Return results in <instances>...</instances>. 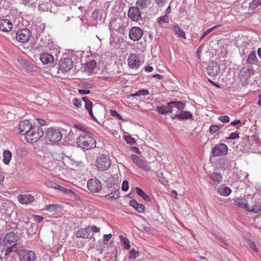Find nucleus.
<instances>
[{
  "instance_id": "22",
  "label": "nucleus",
  "mask_w": 261,
  "mask_h": 261,
  "mask_svg": "<svg viewBox=\"0 0 261 261\" xmlns=\"http://www.w3.org/2000/svg\"><path fill=\"white\" fill-rule=\"evenodd\" d=\"M192 114L191 112L188 111H182L180 113H176L175 115L172 117V119H178V120L188 119L192 118Z\"/></svg>"
},
{
  "instance_id": "34",
  "label": "nucleus",
  "mask_w": 261,
  "mask_h": 261,
  "mask_svg": "<svg viewBox=\"0 0 261 261\" xmlns=\"http://www.w3.org/2000/svg\"><path fill=\"white\" fill-rule=\"evenodd\" d=\"M69 164L72 168L76 169H81L84 167L83 162L75 161L71 158H69Z\"/></svg>"
},
{
  "instance_id": "45",
  "label": "nucleus",
  "mask_w": 261,
  "mask_h": 261,
  "mask_svg": "<svg viewBox=\"0 0 261 261\" xmlns=\"http://www.w3.org/2000/svg\"><path fill=\"white\" fill-rule=\"evenodd\" d=\"M149 94L148 91L146 89H142L136 92L135 93L131 94V96H138L141 95H146Z\"/></svg>"
},
{
  "instance_id": "54",
  "label": "nucleus",
  "mask_w": 261,
  "mask_h": 261,
  "mask_svg": "<svg viewBox=\"0 0 261 261\" xmlns=\"http://www.w3.org/2000/svg\"><path fill=\"white\" fill-rule=\"evenodd\" d=\"M169 22V17L167 15H164L159 18L158 20V22L160 24H161L162 22Z\"/></svg>"
},
{
  "instance_id": "2",
  "label": "nucleus",
  "mask_w": 261,
  "mask_h": 261,
  "mask_svg": "<svg viewBox=\"0 0 261 261\" xmlns=\"http://www.w3.org/2000/svg\"><path fill=\"white\" fill-rule=\"evenodd\" d=\"M76 143L83 149H91L96 147V141L89 133H82L78 137Z\"/></svg>"
},
{
  "instance_id": "42",
  "label": "nucleus",
  "mask_w": 261,
  "mask_h": 261,
  "mask_svg": "<svg viewBox=\"0 0 261 261\" xmlns=\"http://www.w3.org/2000/svg\"><path fill=\"white\" fill-rule=\"evenodd\" d=\"M221 26V24H218V25H216L215 26H214L212 28H211L208 29H207L206 31H205L201 38H200V40L202 39L203 38H204L205 37H206L208 34H210L211 32H212L213 31H214V30L217 29V28H219Z\"/></svg>"
},
{
  "instance_id": "27",
  "label": "nucleus",
  "mask_w": 261,
  "mask_h": 261,
  "mask_svg": "<svg viewBox=\"0 0 261 261\" xmlns=\"http://www.w3.org/2000/svg\"><path fill=\"white\" fill-rule=\"evenodd\" d=\"M129 205L133 207L138 212L142 213L144 212L145 206L142 204L138 203L135 199L129 201Z\"/></svg>"
},
{
  "instance_id": "18",
  "label": "nucleus",
  "mask_w": 261,
  "mask_h": 261,
  "mask_svg": "<svg viewBox=\"0 0 261 261\" xmlns=\"http://www.w3.org/2000/svg\"><path fill=\"white\" fill-rule=\"evenodd\" d=\"M19 65L22 66L24 69L29 71H33L35 68L34 66L30 63L29 61L23 58L22 57H18L17 58Z\"/></svg>"
},
{
  "instance_id": "5",
  "label": "nucleus",
  "mask_w": 261,
  "mask_h": 261,
  "mask_svg": "<svg viewBox=\"0 0 261 261\" xmlns=\"http://www.w3.org/2000/svg\"><path fill=\"white\" fill-rule=\"evenodd\" d=\"M19 255L20 261H34L36 258V255L34 251L27 249H17L15 254Z\"/></svg>"
},
{
  "instance_id": "17",
  "label": "nucleus",
  "mask_w": 261,
  "mask_h": 261,
  "mask_svg": "<svg viewBox=\"0 0 261 261\" xmlns=\"http://www.w3.org/2000/svg\"><path fill=\"white\" fill-rule=\"evenodd\" d=\"M18 200L21 204H29L35 200V197L31 194H19L17 196Z\"/></svg>"
},
{
  "instance_id": "26",
  "label": "nucleus",
  "mask_w": 261,
  "mask_h": 261,
  "mask_svg": "<svg viewBox=\"0 0 261 261\" xmlns=\"http://www.w3.org/2000/svg\"><path fill=\"white\" fill-rule=\"evenodd\" d=\"M90 236L89 227L82 228L79 230L76 233L77 238L87 239L89 238Z\"/></svg>"
},
{
  "instance_id": "12",
  "label": "nucleus",
  "mask_w": 261,
  "mask_h": 261,
  "mask_svg": "<svg viewBox=\"0 0 261 261\" xmlns=\"http://www.w3.org/2000/svg\"><path fill=\"white\" fill-rule=\"evenodd\" d=\"M143 33V32L140 28L134 27L129 31V37L133 41H138L141 38Z\"/></svg>"
},
{
  "instance_id": "43",
  "label": "nucleus",
  "mask_w": 261,
  "mask_h": 261,
  "mask_svg": "<svg viewBox=\"0 0 261 261\" xmlns=\"http://www.w3.org/2000/svg\"><path fill=\"white\" fill-rule=\"evenodd\" d=\"M74 126L77 129L82 131L83 133H89L88 128L83 124H75Z\"/></svg>"
},
{
  "instance_id": "21",
  "label": "nucleus",
  "mask_w": 261,
  "mask_h": 261,
  "mask_svg": "<svg viewBox=\"0 0 261 261\" xmlns=\"http://www.w3.org/2000/svg\"><path fill=\"white\" fill-rule=\"evenodd\" d=\"M218 193L221 196L226 197L231 193V190L225 185H221L218 188Z\"/></svg>"
},
{
  "instance_id": "57",
  "label": "nucleus",
  "mask_w": 261,
  "mask_h": 261,
  "mask_svg": "<svg viewBox=\"0 0 261 261\" xmlns=\"http://www.w3.org/2000/svg\"><path fill=\"white\" fill-rule=\"evenodd\" d=\"M57 189H58L60 191L63 192L64 193H68V192H72L71 190L65 188L60 185H59V187H57Z\"/></svg>"
},
{
  "instance_id": "64",
  "label": "nucleus",
  "mask_w": 261,
  "mask_h": 261,
  "mask_svg": "<svg viewBox=\"0 0 261 261\" xmlns=\"http://www.w3.org/2000/svg\"><path fill=\"white\" fill-rule=\"evenodd\" d=\"M144 70L146 71L150 72H151L153 70V67L152 66H145L144 67Z\"/></svg>"
},
{
  "instance_id": "40",
  "label": "nucleus",
  "mask_w": 261,
  "mask_h": 261,
  "mask_svg": "<svg viewBox=\"0 0 261 261\" xmlns=\"http://www.w3.org/2000/svg\"><path fill=\"white\" fill-rule=\"evenodd\" d=\"M156 174L160 182L164 185H166L168 183V181L163 177L162 172L158 170Z\"/></svg>"
},
{
  "instance_id": "39",
  "label": "nucleus",
  "mask_w": 261,
  "mask_h": 261,
  "mask_svg": "<svg viewBox=\"0 0 261 261\" xmlns=\"http://www.w3.org/2000/svg\"><path fill=\"white\" fill-rule=\"evenodd\" d=\"M119 238L120 239L121 242L123 243L124 245V248L125 249H128L130 248V245H129V241L123 236H120Z\"/></svg>"
},
{
  "instance_id": "60",
  "label": "nucleus",
  "mask_w": 261,
  "mask_h": 261,
  "mask_svg": "<svg viewBox=\"0 0 261 261\" xmlns=\"http://www.w3.org/2000/svg\"><path fill=\"white\" fill-rule=\"evenodd\" d=\"M36 120L39 124H40L41 126H43L46 124V121L44 120L41 119H36Z\"/></svg>"
},
{
  "instance_id": "9",
  "label": "nucleus",
  "mask_w": 261,
  "mask_h": 261,
  "mask_svg": "<svg viewBox=\"0 0 261 261\" xmlns=\"http://www.w3.org/2000/svg\"><path fill=\"white\" fill-rule=\"evenodd\" d=\"M228 147L224 143L216 145L213 148L212 152L214 156L225 155L227 153Z\"/></svg>"
},
{
  "instance_id": "49",
  "label": "nucleus",
  "mask_w": 261,
  "mask_h": 261,
  "mask_svg": "<svg viewBox=\"0 0 261 261\" xmlns=\"http://www.w3.org/2000/svg\"><path fill=\"white\" fill-rule=\"evenodd\" d=\"M247 243L250 248H251L255 252H257L258 251L257 247L254 242L250 240H248Z\"/></svg>"
},
{
  "instance_id": "50",
  "label": "nucleus",
  "mask_w": 261,
  "mask_h": 261,
  "mask_svg": "<svg viewBox=\"0 0 261 261\" xmlns=\"http://www.w3.org/2000/svg\"><path fill=\"white\" fill-rule=\"evenodd\" d=\"M139 256L138 251H136L135 249H132L129 252V258L135 259Z\"/></svg>"
},
{
  "instance_id": "55",
  "label": "nucleus",
  "mask_w": 261,
  "mask_h": 261,
  "mask_svg": "<svg viewBox=\"0 0 261 261\" xmlns=\"http://www.w3.org/2000/svg\"><path fill=\"white\" fill-rule=\"evenodd\" d=\"M218 127L216 125H212L210 127L209 132L211 134H214L216 132L219 130L217 128Z\"/></svg>"
},
{
  "instance_id": "8",
  "label": "nucleus",
  "mask_w": 261,
  "mask_h": 261,
  "mask_svg": "<svg viewBox=\"0 0 261 261\" xmlns=\"http://www.w3.org/2000/svg\"><path fill=\"white\" fill-rule=\"evenodd\" d=\"M87 188L90 192L97 193L101 190L102 185L97 179L91 178L89 179L87 182Z\"/></svg>"
},
{
  "instance_id": "41",
  "label": "nucleus",
  "mask_w": 261,
  "mask_h": 261,
  "mask_svg": "<svg viewBox=\"0 0 261 261\" xmlns=\"http://www.w3.org/2000/svg\"><path fill=\"white\" fill-rule=\"evenodd\" d=\"M60 206L58 204H49L47 206L46 210L49 212H55L59 208Z\"/></svg>"
},
{
  "instance_id": "30",
  "label": "nucleus",
  "mask_w": 261,
  "mask_h": 261,
  "mask_svg": "<svg viewBox=\"0 0 261 261\" xmlns=\"http://www.w3.org/2000/svg\"><path fill=\"white\" fill-rule=\"evenodd\" d=\"M151 4V0H137L136 2V7L139 9H144L147 8Z\"/></svg>"
},
{
  "instance_id": "11",
  "label": "nucleus",
  "mask_w": 261,
  "mask_h": 261,
  "mask_svg": "<svg viewBox=\"0 0 261 261\" xmlns=\"http://www.w3.org/2000/svg\"><path fill=\"white\" fill-rule=\"evenodd\" d=\"M128 64L131 69H136L141 64L139 57L137 54H130L128 58Z\"/></svg>"
},
{
  "instance_id": "7",
  "label": "nucleus",
  "mask_w": 261,
  "mask_h": 261,
  "mask_svg": "<svg viewBox=\"0 0 261 261\" xmlns=\"http://www.w3.org/2000/svg\"><path fill=\"white\" fill-rule=\"evenodd\" d=\"M97 167L101 170H106L111 166V163L107 155H100L96 160Z\"/></svg>"
},
{
  "instance_id": "44",
  "label": "nucleus",
  "mask_w": 261,
  "mask_h": 261,
  "mask_svg": "<svg viewBox=\"0 0 261 261\" xmlns=\"http://www.w3.org/2000/svg\"><path fill=\"white\" fill-rule=\"evenodd\" d=\"M137 166L145 171H148L150 170L149 166L147 165V163L144 161L141 160Z\"/></svg>"
},
{
  "instance_id": "24",
  "label": "nucleus",
  "mask_w": 261,
  "mask_h": 261,
  "mask_svg": "<svg viewBox=\"0 0 261 261\" xmlns=\"http://www.w3.org/2000/svg\"><path fill=\"white\" fill-rule=\"evenodd\" d=\"M170 106L172 108V112L175 110H177L178 111H182L185 108L186 104L181 101H171L169 102Z\"/></svg>"
},
{
  "instance_id": "38",
  "label": "nucleus",
  "mask_w": 261,
  "mask_h": 261,
  "mask_svg": "<svg viewBox=\"0 0 261 261\" xmlns=\"http://www.w3.org/2000/svg\"><path fill=\"white\" fill-rule=\"evenodd\" d=\"M261 5V0H253L249 4V8L251 10H254Z\"/></svg>"
},
{
  "instance_id": "32",
  "label": "nucleus",
  "mask_w": 261,
  "mask_h": 261,
  "mask_svg": "<svg viewBox=\"0 0 261 261\" xmlns=\"http://www.w3.org/2000/svg\"><path fill=\"white\" fill-rule=\"evenodd\" d=\"M96 65V62L95 60H92L87 63L85 66V70L87 72L92 73L95 69Z\"/></svg>"
},
{
  "instance_id": "15",
  "label": "nucleus",
  "mask_w": 261,
  "mask_h": 261,
  "mask_svg": "<svg viewBox=\"0 0 261 261\" xmlns=\"http://www.w3.org/2000/svg\"><path fill=\"white\" fill-rule=\"evenodd\" d=\"M206 71L207 74L211 76L217 75L220 71V66L217 62H212L208 64Z\"/></svg>"
},
{
  "instance_id": "53",
  "label": "nucleus",
  "mask_w": 261,
  "mask_h": 261,
  "mask_svg": "<svg viewBox=\"0 0 261 261\" xmlns=\"http://www.w3.org/2000/svg\"><path fill=\"white\" fill-rule=\"evenodd\" d=\"M129 185H128V182L125 180L123 181L122 186H121V189L122 190L124 191H127L128 190Z\"/></svg>"
},
{
  "instance_id": "58",
  "label": "nucleus",
  "mask_w": 261,
  "mask_h": 261,
  "mask_svg": "<svg viewBox=\"0 0 261 261\" xmlns=\"http://www.w3.org/2000/svg\"><path fill=\"white\" fill-rule=\"evenodd\" d=\"M111 238L112 234L111 233L105 234L103 236V241L105 242V244L107 243Z\"/></svg>"
},
{
  "instance_id": "25",
  "label": "nucleus",
  "mask_w": 261,
  "mask_h": 261,
  "mask_svg": "<svg viewBox=\"0 0 261 261\" xmlns=\"http://www.w3.org/2000/svg\"><path fill=\"white\" fill-rule=\"evenodd\" d=\"M82 100L84 101L85 102V108L86 109H87V110L88 111V113H89V115L93 119H95L94 115H93V112H92V102H91L89 99L88 98V97L87 96H85V97H83L82 98Z\"/></svg>"
},
{
  "instance_id": "35",
  "label": "nucleus",
  "mask_w": 261,
  "mask_h": 261,
  "mask_svg": "<svg viewBox=\"0 0 261 261\" xmlns=\"http://www.w3.org/2000/svg\"><path fill=\"white\" fill-rule=\"evenodd\" d=\"M12 158V153L8 150H5L3 152V162L5 165H8Z\"/></svg>"
},
{
  "instance_id": "37",
  "label": "nucleus",
  "mask_w": 261,
  "mask_h": 261,
  "mask_svg": "<svg viewBox=\"0 0 261 261\" xmlns=\"http://www.w3.org/2000/svg\"><path fill=\"white\" fill-rule=\"evenodd\" d=\"M136 192L137 193V194L141 197L145 201H150V198L148 196V195H147L145 193H144L141 189L136 187L135 188Z\"/></svg>"
},
{
  "instance_id": "13",
  "label": "nucleus",
  "mask_w": 261,
  "mask_h": 261,
  "mask_svg": "<svg viewBox=\"0 0 261 261\" xmlns=\"http://www.w3.org/2000/svg\"><path fill=\"white\" fill-rule=\"evenodd\" d=\"M251 69L246 67H243L240 71L239 75L240 79L243 86H246L248 84V79L250 76Z\"/></svg>"
},
{
  "instance_id": "63",
  "label": "nucleus",
  "mask_w": 261,
  "mask_h": 261,
  "mask_svg": "<svg viewBox=\"0 0 261 261\" xmlns=\"http://www.w3.org/2000/svg\"><path fill=\"white\" fill-rule=\"evenodd\" d=\"M166 0H155V3L159 5H163L165 3Z\"/></svg>"
},
{
  "instance_id": "3",
  "label": "nucleus",
  "mask_w": 261,
  "mask_h": 261,
  "mask_svg": "<svg viewBox=\"0 0 261 261\" xmlns=\"http://www.w3.org/2000/svg\"><path fill=\"white\" fill-rule=\"evenodd\" d=\"M44 135L43 129L38 126H33L25 135V139L29 143H33L37 142Z\"/></svg>"
},
{
  "instance_id": "4",
  "label": "nucleus",
  "mask_w": 261,
  "mask_h": 261,
  "mask_svg": "<svg viewBox=\"0 0 261 261\" xmlns=\"http://www.w3.org/2000/svg\"><path fill=\"white\" fill-rule=\"evenodd\" d=\"M62 130V129L58 127L48 128L45 132V137L50 142H59L63 137Z\"/></svg>"
},
{
  "instance_id": "6",
  "label": "nucleus",
  "mask_w": 261,
  "mask_h": 261,
  "mask_svg": "<svg viewBox=\"0 0 261 261\" xmlns=\"http://www.w3.org/2000/svg\"><path fill=\"white\" fill-rule=\"evenodd\" d=\"M16 40L20 42L25 43L30 40L32 32L28 29H22L15 33Z\"/></svg>"
},
{
  "instance_id": "46",
  "label": "nucleus",
  "mask_w": 261,
  "mask_h": 261,
  "mask_svg": "<svg viewBox=\"0 0 261 261\" xmlns=\"http://www.w3.org/2000/svg\"><path fill=\"white\" fill-rule=\"evenodd\" d=\"M239 138V134L237 132H233L229 135L228 137H226V140H234Z\"/></svg>"
},
{
  "instance_id": "28",
  "label": "nucleus",
  "mask_w": 261,
  "mask_h": 261,
  "mask_svg": "<svg viewBox=\"0 0 261 261\" xmlns=\"http://www.w3.org/2000/svg\"><path fill=\"white\" fill-rule=\"evenodd\" d=\"M234 204L238 206L239 207L247 209L248 207V202L247 201L243 198H236L234 199Z\"/></svg>"
},
{
  "instance_id": "29",
  "label": "nucleus",
  "mask_w": 261,
  "mask_h": 261,
  "mask_svg": "<svg viewBox=\"0 0 261 261\" xmlns=\"http://www.w3.org/2000/svg\"><path fill=\"white\" fill-rule=\"evenodd\" d=\"M156 111L161 114H165L168 113H172V108L170 106L169 102L167 105H164L161 107H157Z\"/></svg>"
},
{
  "instance_id": "59",
  "label": "nucleus",
  "mask_w": 261,
  "mask_h": 261,
  "mask_svg": "<svg viewBox=\"0 0 261 261\" xmlns=\"http://www.w3.org/2000/svg\"><path fill=\"white\" fill-rule=\"evenodd\" d=\"M79 92L81 94L84 95V94H88L90 93L91 91L89 90L80 89V90H79Z\"/></svg>"
},
{
  "instance_id": "62",
  "label": "nucleus",
  "mask_w": 261,
  "mask_h": 261,
  "mask_svg": "<svg viewBox=\"0 0 261 261\" xmlns=\"http://www.w3.org/2000/svg\"><path fill=\"white\" fill-rule=\"evenodd\" d=\"M91 229L93 232H98L99 231V229L95 225H92L91 226Z\"/></svg>"
},
{
  "instance_id": "47",
  "label": "nucleus",
  "mask_w": 261,
  "mask_h": 261,
  "mask_svg": "<svg viewBox=\"0 0 261 261\" xmlns=\"http://www.w3.org/2000/svg\"><path fill=\"white\" fill-rule=\"evenodd\" d=\"M45 184L46 187L50 188L57 189V187H59V185L58 184L51 181H47Z\"/></svg>"
},
{
  "instance_id": "23",
  "label": "nucleus",
  "mask_w": 261,
  "mask_h": 261,
  "mask_svg": "<svg viewBox=\"0 0 261 261\" xmlns=\"http://www.w3.org/2000/svg\"><path fill=\"white\" fill-rule=\"evenodd\" d=\"M40 61L43 64H48L53 63L54 58L53 55L48 53H44L40 55Z\"/></svg>"
},
{
  "instance_id": "14",
  "label": "nucleus",
  "mask_w": 261,
  "mask_h": 261,
  "mask_svg": "<svg viewBox=\"0 0 261 261\" xmlns=\"http://www.w3.org/2000/svg\"><path fill=\"white\" fill-rule=\"evenodd\" d=\"M128 17L134 21H138L141 19L140 9L137 7H131L128 11Z\"/></svg>"
},
{
  "instance_id": "31",
  "label": "nucleus",
  "mask_w": 261,
  "mask_h": 261,
  "mask_svg": "<svg viewBox=\"0 0 261 261\" xmlns=\"http://www.w3.org/2000/svg\"><path fill=\"white\" fill-rule=\"evenodd\" d=\"M211 179L213 182L217 184L220 183L223 179V177L221 174L218 172H214L210 175Z\"/></svg>"
},
{
  "instance_id": "33",
  "label": "nucleus",
  "mask_w": 261,
  "mask_h": 261,
  "mask_svg": "<svg viewBox=\"0 0 261 261\" xmlns=\"http://www.w3.org/2000/svg\"><path fill=\"white\" fill-rule=\"evenodd\" d=\"M257 61L255 51H252L248 55L246 62L248 64H255Z\"/></svg>"
},
{
  "instance_id": "56",
  "label": "nucleus",
  "mask_w": 261,
  "mask_h": 261,
  "mask_svg": "<svg viewBox=\"0 0 261 261\" xmlns=\"http://www.w3.org/2000/svg\"><path fill=\"white\" fill-rule=\"evenodd\" d=\"M111 114L113 116L118 117L120 120H123L122 117L119 115V114L116 110H111Z\"/></svg>"
},
{
  "instance_id": "10",
  "label": "nucleus",
  "mask_w": 261,
  "mask_h": 261,
  "mask_svg": "<svg viewBox=\"0 0 261 261\" xmlns=\"http://www.w3.org/2000/svg\"><path fill=\"white\" fill-rule=\"evenodd\" d=\"M73 62L71 59L65 58L61 60L59 64V70L62 73L70 70L73 67Z\"/></svg>"
},
{
  "instance_id": "16",
  "label": "nucleus",
  "mask_w": 261,
  "mask_h": 261,
  "mask_svg": "<svg viewBox=\"0 0 261 261\" xmlns=\"http://www.w3.org/2000/svg\"><path fill=\"white\" fill-rule=\"evenodd\" d=\"M33 126L29 121L24 120L21 122L19 125V133L25 136Z\"/></svg>"
},
{
  "instance_id": "36",
  "label": "nucleus",
  "mask_w": 261,
  "mask_h": 261,
  "mask_svg": "<svg viewBox=\"0 0 261 261\" xmlns=\"http://www.w3.org/2000/svg\"><path fill=\"white\" fill-rule=\"evenodd\" d=\"M173 28L175 32V34L181 38L184 39H186L185 32L179 28V27L177 24H174L173 25Z\"/></svg>"
},
{
  "instance_id": "51",
  "label": "nucleus",
  "mask_w": 261,
  "mask_h": 261,
  "mask_svg": "<svg viewBox=\"0 0 261 261\" xmlns=\"http://www.w3.org/2000/svg\"><path fill=\"white\" fill-rule=\"evenodd\" d=\"M218 120L223 123L228 122L229 121V117L227 115L220 116L218 117Z\"/></svg>"
},
{
  "instance_id": "52",
  "label": "nucleus",
  "mask_w": 261,
  "mask_h": 261,
  "mask_svg": "<svg viewBox=\"0 0 261 261\" xmlns=\"http://www.w3.org/2000/svg\"><path fill=\"white\" fill-rule=\"evenodd\" d=\"M73 104L74 106L80 108L82 106V101L80 99L74 98L73 99Z\"/></svg>"
},
{
  "instance_id": "1",
  "label": "nucleus",
  "mask_w": 261,
  "mask_h": 261,
  "mask_svg": "<svg viewBox=\"0 0 261 261\" xmlns=\"http://www.w3.org/2000/svg\"><path fill=\"white\" fill-rule=\"evenodd\" d=\"M17 241L14 232L0 234V261H13L18 248Z\"/></svg>"
},
{
  "instance_id": "19",
  "label": "nucleus",
  "mask_w": 261,
  "mask_h": 261,
  "mask_svg": "<svg viewBox=\"0 0 261 261\" xmlns=\"http://www.w3.org/2000/svg\"><path fill=\"white\" fill-rule=\"evenodd\" d=\"M119 196V187L118 184H114V192L109 193L108 194L105 195L104 197L107 200H116L117 199Z\"/></svg>"
},
{
  "instance_id": "20",
  "label": "nucleus",
  "mask_w": 261,
  "mask_h": 261,
  "mask_svg": "<svg viewBox=\"0 0 261 261\" xmlns=\"http://www.w3.org/2000/svg\"><path fill=\"white\" fill-rule=\"evenodd\" d=\"M12 29V24L10 20L8 19L0 20V30L3 32H8Z\"/></svg>"
},
{
  "instance_id": "48",
  "label": "nucleus",
  "mask_w": 261,
  "mask_h": 261,
  "mask_svg": "<svg viewBox=\"0 0 261 261\" xmlns=\"http://www.w3.org/2000/svg\"><path fill=\"white\" fill-rule=\"evenodd\" d=\"M130 158L132 159V160L133 161V162H134V163L136 164L137 165L142 160H141V159L140 158L139 156H138V155H137L136 154H132L130 155Z\"/></svg>"
},
{
  "instance_id": "61",
  "label": "nucleus",
  "mask_w": 261,
  "mask_h": 261,
  "mask_svg": "<svg viewBox=\"0 0 261 261\" xmlns=\"http://www.w3.org/2000/svg\"><path fill=\"white\" fill-rule=\"evenodd\" d=\"M30 0H21L20 3L27 6L30 5Z\"/></svg>"
}]
</instances>
